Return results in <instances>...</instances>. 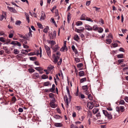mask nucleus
<instances>
[{
    "mask_svg": "<svg viewBox=\"0 0 128 128\" xmlns=\"http://www.w3.org/2000/svg\"><path fill=\"white\" fill-rule=\"evenodd\" d=\"M52 48L54 50V52H56L60 49V47L56 45H55L54 46L52 47Z\"/></svg>",
    "mask_w": 128,
    "mask_h": 128,
    "instance_id": "9b49d317",
    "label": "nucleus"
},
{
    "mask_svg": "<svg viewBox=\"0 0 128 128\" xmlns=\"http://www.w3.org/2000/svg\"><path fill=\"white\" fill-rule=\"evenodd\" d=\"M6 12L2 11V15L0 16V20L2 21L4 18H5V19H6Z\"/></svg>",
    "mask_w": 128,
    "mask_h": 128,
    "instance_id": "20e7f679",
    "label": "nucleus"
},
{
    "mask_svg": "<svg viewBox=\"0 0 128 128\" xmlns=\"http://www.w3.org/2000/svg\"><path fill=\"white\" fill-rule=\"evenodd\" d=\"M71 19V18L70 17V15H68V17H67V19H68V22H69V21Z\"/></svg>",
    "mask_w": 128,
    "mask_h": 128,
    "instance_id": "bf43d9fd",
    "label": "nucleus"
},
{
    "mask_svg": "<svg viewBox=\"0 0 128 128\" xmlns=\"http://www.w3.org/2000/svg\"><path fill=\"white\" fill-rule=\"evenodd\" d=\"M27 38H29L32 36V34L31 32H29L28 33L26 34Z\"/></svg>",
    "mask_w": 128,
    "mask_h": 128,
    "instance_id": "a878e982",
    "label": "nucleus"
},
{
    "mask_svg": "<svg viewBox=\"0 0 128 128\" xmlns=\"http://www.w3.org/2000/svg\"><path fill=\"white\" fill-rule=\"evenodd\" d=\"M42 15L41 16L40 20H44L46 18V15L44 13H42Z\"/></svg>",
    "mask_w": 128,
    "mask_h": 128,
    "instance_id": "6ab92c4d",
    "label": "nucleus"
},
{
    "mask_svg": "<svg viewBox=\"0 0 128 128\" xmlns=\"http://www.w3.org/2000/svg\"><path fill=\"white\" fill-rule=\"evenodd\" d=\"M18 111L20 112H23V110L22 108H20L18 109Z\"/></svg>",
    "mask_w": 128,
    "mask_h": 128,
    "instance_id": "69168bd1",
    "label": "nucleus"
},
{
    "mask_svg": "<svg viewBox=\"0 0 128 128\" xmlns=\"http://www.w3.org/2000/svg\"><path fill=\"white\" fill-rule=\"evenodd\" d=\"M84 28H82V29H78L76 28L75 31L78 33H80V32H83V30H84Z\"/></svg>",
    "mask_w": 128,
    "mask_h": 128,
    "instance_id": "ddd939ff",
    "label": "nucleus"
},
{
    "mask_svg": "<svg viewBox=\"0 0 128 128\" xmlns=\"http://www.w3.org/2000/svg\"><path fill=\"white\" fill-rule=\"evenodd\" d=\"M125 102L124 100H121L119 102V104L124 105V104Z\"/></svg>",
    "mask_w": 128,
    "mask_h": 128,
    "instance_id": "79ce46f5",
    "label": "nucleus"
},
{
    "mask_svg": "<svg viewBox=\"0 0 128 128\" xmlns=\"http://www.w3.org/2000/svg\"><path fill=\"white\" fill-rule=\"evenodd\" d=\"M91 104L90 103H88L87 104V107L90 109H92L93 108V106L91 105Z\"/></svg>",
    "mask_w": 128,
    "mask_h": 128,
    "instance_id": "393cba45",
    "label": "nucleus"
},
{
    "mask_svg": "<svg viewBox=\"0 0 128 128\" xmlns=\"http://www.w3.org/2000/svg\"><path fill=\"white\" fill-rule=\"evenodd\" d=\"M22 22L20 20H17L15 24L17 26H20V24Z\"/></svg>",
    "mask_w": 128,
    "mask_h": 128,
    "instance_id": "2f4dec72",
    "label": "nucleus"
},
{
    "mask_svg": "<svg viewBox=\"0 0 128 128\" xmlns=\"http://www.w3.org/2000/svg\"><path fill=\"white\" fill-rule=\"evenodd\" d=\"M75 60L76 62H79L80 61V60L78 58H75Z\"/></svg>",
    "mask_w": 128,
    "mask_h": 128,
    "instance_id": "5fc2aeb1",
    "label": "nucleus"
},
{
    "mask_svg": "<svg viewBox=\"0 0 128 128\" xmlns=\"http://www.w3.org/2000/svg\"><path fill=\"white\" fill-rule=\"evenodd\" d=\"M26 20H27L28 22L29 23L30 22V19H29V17L28 15V16H26Z\"/></svg>",
    "mask_w": 128,
    "mask_h": 128,
    "instance_id": "338daca9",
    "label": "nucleus"
},
{
    "mask_svg": "<svg viewBox=\"0 0 128 128\" xmlns=\"http://www.w3.org/2000/svg\"><path fill=\"white\" fill-rule=\"evenodd\" d=\"M49 30V27L48 26H46V28H45L43 30V32L47 34L48 33V31Z\"/></svg>",
    "mask_w": 128,
    "mask_h": 128,
    "instance_id": "412c9836",
    "label": "nucleus"
},
{
    "mask_svg": "<svg viewBox=\"0 0 128 128\" xmlns=\"http://www.w3.org/2000/svg\"><path fill=\"white\" fill-rule=\"evenodd\" d=\"M55 85L53 84L52 85V88L50 89V91L51 92H53L55 90Z\"/></svg>",
    "mask_w": 128,
    "mask_h": 128,
    "instance_id": "b1692460",
    "label": "nucleus"
},
{
    "mask_svg": "<svg viewBox=\"0 0 128 128\" xmlns=\"http://www.w3.org/2000/svg\"><path fill=\"white\" fill-rule=\"evenodd\" d=\"M49 43L50 44H51L52 45H54L56 44V42L52 40L51 41L50 40L49 42Z\"/></svg>",
    "mask_w": 128,
    "mask_h": 128,
    "instance_id": "a19ab883",
    "label": "nucleus"
},
{
    "mask_svg": "<svg viewBox=\"0 0 128 128\" xmlns=\"http://www.w3.org/2000/svg\"><path fill=\"white\" fill-rule=\"evenodd\" d=\"M86 15L84 14H82L80 18V19L82 20H86Z\"/></svg>",
    "mask_w": 128,
    "mask_h": 128,
    "instance_id": "4be33fe9",
    "label": "nucleus"
},
{
    "mask_svg": "<svg viewBox=\"0 0 128 128\" xmlns=\"http://www.w3.org/2000/svg\"><path fill=\"white\" fill-rule=\"evenodd\" d=\"M97 30H98V32L100 33L102 32L103 30V29L101 28H98Z\"/></svg>",
    "mask_w": 128,
    "mask_h": 128,
    "instance_id": "58836bf2",
    "label": "nucleus"
},
{
    "mask_svg": "<svg viewBox=\"0 0 128 128\" xmlns=\"http://www.w3.org/2000/svg\"><path fill=\"white\" fill-rule=\"evenodd\" d=\"M85 29L89 31H92V28L90 25L88 24L86 25L85 26Z\"/></svg>",
    "mask_w": 128,
    "mask_h": 128,
    "instance_id": "9d476101",
    "label": "nucleus"
},
{
    "mask_svg": "<svg viewBox=\"0 0 128 128\" xmlns=\"http://www.w3.org/2000/svg\"><path fill=\"white\" fill-rule=\"evenodd\" d=\"M74 39L75 40L78 41L79 39V38L77 34H76L74 37Z\"/></svg>",
    "mask_w": 128,
    "mask_h": 128,
    "instance_id": "5701e85b",
    "label": "nucleus"
},
{
    "mask_svg": "<svg viewBox=\"0 0 128 128\" xmlns=\"http://www.w3.org/2000/svg\"><path fill=\"white\" fill-rule=\"evenodd\" d=\"M124 60L123 59L118 60V62L119 64H120L121 62L124 61Z\"/></svg>",
    "mask_w": 128,
    "mask_h": 128,
    "instance_id": "e2e57ef3",
    "label": "nucleus"
},
{
    "mask_svg": "<svg viewBox=\"0 0 128 128\" xmlns=\"http://www.w3.org/2000/svg\"><path fill=\"white\" fill-rule=\"evenodd\" d=\"M0 41L3 42H5V38L3 37L0 38Z\"/></svg>",
    "mask_w": 128,
    "mask_h": 128,
    "instance_id": "f704fd0d",
    "label": "nucleus"
},
{
    "mask_svg": "<svg viewBox=\"0 0 128 128\" xmlns=\"http://www.w3.org/2000/svg\"><path fill=\"white\" fill-rule=\"evenodd\" d=\"M3 49L5 51V52L6 53L8 54L10 53V51L8 50L6 46H3Z\"/></svg>",
    "mask_w": 128,
    "mask_h": 128,
    "instance_id": "aec40b11",
    "label": "nucleus"
},
{
    "mask_svg": "<svg viewBox=\"0 0 128 128\" xmlns=\"http://www.w3.org/2000/svg\"><path fill=\"white\" fill-rule=\"evenodd\" d=\"M51 22H52L57 27L56 24L55 22V21L54 20V19L53 18H51Z\"/></svg>",
    "mask_w": 128,
    "mask_h": 128,
    "instance_id": "de8ad7c7",
    "label": "nucleus"
},
{
    "mask_svg": "<svg viewBox=\"0 0 128 128\" xmlns=\"http://www.w3.org/2000/svg\"><path fill=\"white\" fill-rule=\"evenodd\" d=\"M32 76L33 78L36 79L39 78V75L38 73L34 72L32 74Z\"/></svg>",
    "mask_w": 128,
    "mask_h": 128,
    "instance_id": "0eeeda50",
    "label": "nucleus"
},
{
    "mask_svg": "<svg viewBox=\"0 0 128 128\" xmlns=\"http://www.w3.org/2000/svg\"><path fill=\"white\" fill-rule=\"evenodd\" d=\"M20 51L18 50L17 49H15L14 50V53L15 54H17L19 53Z\"/></svg>",
    "mask_w": 128,
    "mask_h": 128,
    "instance_id": "7c9ffc66",
    "label": "nucleus"
},
{
    "mask_svg": "<svg viewBox=\"0 0 128 128\" xmlns=\"http://www.w3.org/2000/svg\"><path fill=\"white\" fill-rule=\"evenodd\" d=\"M16 100V98L15 96L13 97L12 98V101L15 102Z\"/></svg>",
    "mask_w": 128,
    "mask_h": 128,
    "instance_id": "6e6d98bb",
    "label": "nucleus"
},
{
    "mask_svg": "<svg viewBox=\"0 0 128 128\" xmlns=\"http://www.w3.org/2000/svg\"><path fill=\"white\" fill-rule=\"evenodd\" d=\"M83 64L82 63L78 64L77 65V66L78 68H80L82 66Z\"/></svg>",
    "mask_w": 128,
    "mask_h": 128,
    "instance_id": "680f3d73",
    "label": "nucleus"
},
{
    "mask_svg": "<svg viewBox=\"0 0 128 128\" xmlns=\"http://www.w3.org/2000/svg\"><path fill=\"white\" fill-rule=\"evenodd\" d=\"M76 108L77 110H79L82 109L81 107L80 106H76Z\"/></svg>",
    "mask_w": 128,
    "mask_h": 128,
    "instance_id": "603ef678",
    "label": "nucleus"
},
{
    "mask_svg": "<svg viewBox=\"0 0 128 128\" xmlns=\"http://www.w3.org/2000/svg\"><path fill=\"white\" fill-rule=\"evenodd\" d=\"M55 102V99L52 100V102H50V106L53 108H55L56 107V106L54 103Z\"/></svg>",
    "mask_w": 128,
    "mask_h": 128,
    "instance_id": "423d86ee",
    "label": "nucleus"
},
{
    "mask_svg": "<svg viewBox=\"0 0 128 128\" xmlns=\"http://www.w3.org/2000/svg\"><path fill=\"white\" fill-rule=\"evenodd\" d=\"M37 24L39 28H43L41 24L39 23H37Z\"/></svg>",
    "mask_w": 128,
    "mask_h": 128,
    "instance_id": "09e8293b",
    "label": "nucleus"
},
{
    "mask_svg": "<svg viewBox=\"0 0 128 128\" xmlns=\"http://www.w3.org/2000/svg\"><path fill=\"white\" fill-rule=\"evenodd\" d=\"M44 47L47 55L50 57L51 56V51L50 48L46 45H44Z\"/></svg>",
    "mask_w": 128,
    "mask_h": 128,
    "instance_id": "7ed1b4c3",
    "label": "nucleus"
},
{
    "mask_svg": "<svg viewBox=\"0 0 128 128\" xmlns=\"http://www.w3.org/2000/svg\"><path fill=\"white\" fill-rule=\"evenodd\" d=\"M82 89L85 90L86 91H87L88 89V86L87 85L83 86H82Z\"/></svg>",
    "mask_w": 128,
    "mask_h": 128,
    "instance_id": "c756f323",
    "label": "nucleus"
},
{
    "mask_svg": "<svg viewBox=\"0 0 128 128\" xmlns=\"http://www.w3.org/2000/svg\"><path fill=\"white\" fill-rule=\"evenodd\" d=\"M112 45L113 47L114 48L117 47L118 46V44L116 43H114L112 44Z\"/></svg>",
    "mask_w": 128,
    "mask_h": 128,
    "instance_id": "13d9d810",
    "label": "nucleus"
},
{
    "mask_svg": "<svg viewBox=\"0 0 128 128\" xmlns=\"http://www.w3.org/2000/svg\"><path fill=\"white\" fill-rule=\"evenodd\" d=\"M72 50L74 52L75 54H76L78 53L77 50L76 49L75 46L74 45H72Z\"/></svg>",
    "mask_w": 128,
    "mask_h": 128,
    "instance_id": "f3484780",
    "label": "nucleus"
},
{
    "mask_svg": "<svg viewBox=\"0 0 128 128\" xmlns=\"http://www.w3.org/2000/svg\"><path fill=\"white\" fill-rule=\"evenodd\" d=\"M56 56L55 54H53V58H54L53 62L56 64L58 60L60 58V52H57L56 53Z\"/></svg>",
    "mask_w": 128,
    "mask_h": 128,
    "instance_id": "f257e3e1",
    "label": "nucleus"
},
{
    "mask_svg": "<svg viewBox=\"0 0 128 128\" xmlns=\"http://www.w3.org/2000/svg\"><path fill=\"white\" fill-rule=\"evenodd\" d=\"M31 50L30 49H28V50H23L21 52L22 54H24L26 55V53H28V52H30V51Z\"/></svg>",
    "mask_w": 128,
    "mask_h": 128,
    "instance_id": "4468645a",
    "label": "nucleus"
},
{
    "mask_svg": "<svg viewBox=\"0 0 128 128\" xmlns=\"http://www.w3.org/2000/svg\"><path fill=\"white\" fill-rule=\"evenodd\" d=\"M54 117L56 119H59L60 116L58 115H55L54 116Z\"/></svg>",
    "mask_w": 128,
    "mask_h": 128,
    "instance_id": "4c0bfd02",
    "label": "nucleus"
},
{
    "mask_svg": "<svg viewBox=\"0 0 128 128\" xmlns=\"http://www.w3.org/2000/svg\"><path fill=\"white\" fill-rule=\"evenodd\" d=\"M62 59L61 58H60V61L58 62V65H60L62 62Z\"/></svg>",
    "mask_w": 128,
    "mask_h": 128,
    "instance_id": "052dcab7",
    "label": "nucleus"
},
{
    "mask_svg": "<svg viewBox=\"0 0 128 128\" xmlns=\"http://www.w3.org/2000/svg\"><path fill=\"white\" fill-rule=\"evenodd\" d=\"M35 54V53L34 52H31L30 53L28 54V56H30L33 55Z\"/></svg>",
    "mask_w": 128,
    "mask_h": 128,
    "instance_id": "0e129e2a",
    "label": "nucleus"
},
{
    "mask_svg": "<svg viewBox=\"0 0 128 128\" xmlns=\"http://www.w3.org/2000/svg\"><path fill=\"white\" fill-rule=\"evenodd\" d=\"M86 20L91 22H93V21L90 18L87 17L86 18Z\"/></svg>",
    "mask_w": 128,
    "mask_h": 128,
    "instance_id": "3c124183",
    "label": "nucleus"
},
{
    "mask_svg": "<svg viewBox=\"0 0 128 128\" xmlns=\"http://www.w3.org/2000/svg\"><path fill=\"white\" fill-rule=\"evenodd\" d=\"M120 108L121 112H123L124 110V107L123 106H120Z\"/></svg>",
    "mask_w": 128,
    "mask_h": 128,
    "instance_id": "c03bdc74",
    "label": "nucleus"
},
{
    "mask_svg": "<svg viewBox=\"0 0 128 128\" xmlns=\"http://www.w3.org/2000/svg\"><path fill=\"white\" fill-rule=\"evenodd\" d=\"M29 72L30 73H32L34 72L35 70L32 68H29L28 70Z\"/></svg>",
    "mask_w": 128,
    "mask_h": 128,
    "instance_id": "8fccbe9b",
    "label": "nucleus"
},
{
    "mask_svg": "<svg viewBox=\"0 0 128 128\" xmlns=\"http://www.w3.org/2000/svg\"><path fill=\"white\" fill-rule=\"evenodd\" d=\"M51 84L49 81H47L44 82L43 85L44 86H48L50 85L51 86Z\"/></svg>",
    "mask_w": 128,
    "mask_h": 128,
    "instance_id": "dca6fc26",
    "label": "nucleus"
},
{
    "mask_svg": "<svg viewBox=\"0 0 128 128\" xmlns=\"http://www.w3.org/2000/svg\"><path fill=\"white\" fill-rule=\"evenodd\" d=\"M66 46H63L60 49V50L61 51H64V50H65V48Z\"/></svg>",
    "mask_w": 128,
    "mask_h": 128,
    "instance_id": "864d4df0",
    "label": "nucleus"
},
{
    "mask_svg": "<svg viewBox=\"0 0 128 128\" xmlns=\"http://www.w3.org/2000/svg\"><path fill=\"white\" fill-rule=\"evenodd\" d=\"M82 24V22L80 21H78L76 23V25L78 26L81 25Z\"/></svg>",
    "mask_w": 128,
    "mask_h": 128,
    "instance_id": "bb28decb",
    "label": "nucleus"
},
{
    "mask_svg": "<svg viewBox=\"0 0 128 128\" xmlns=\"http://www.w3.org/2000/svg\"><path fill=\"white\" fill-rule=\"evenodd\" d=\"M92 28V30H97L98 29V28L96 25L94 26Z\"/></svg>",
    "mask_w": 128,
    "mask_h": 128,
    "instance_id": "49530a36",
    "label": "nucleus"
},
{
    "mask_svg": "<svg viewBox=\"0 0 128 128\" xmlns=\"http://www.w3.org/2000/svg\"><path fill=\"white\" fill-rule=\"evenodd\" d=\"M52 35V37H51L50 40L54 39L56 38V34L55 31H54L53 32Z\"/></svg>",
    "mask_w": 128,
    "mask_h": 128,
    "instance_id": "f8f14e48",
    "label": "nucleus"
},
{
    "mask_svg": "<svg viewBox=\"0 0 128 128\" xmlns=\"http://www.w3.org/2000/svg\"><path fill=\"white\" fill-rule=\"evenodd\" d=\"M117 57L118 58H123V54H118L117 55Z\"/></svg>",
    "mask_w": 128,
    "mask_h": 128,
    "instance_id": "e433bc0d",
    "label": "nucleus"
},
{
    "mask_svg": "<svg viewBox=\"0 0 128 128\" xmlns=\"http://www.w3.org/2000/svg\"><path fill=\"white\" fill-rule=\"evenodd\" d=\"M86 78H82L80 79V83H82L86 81Z\"/></svg>",
    "mask_w": 128,
    "mask_h": 128,
    "instance_id": "c9c22d12",
    "label": "nucleus"
},
{
    "mask_svg": "<svg viewBox=\"0 0 128 128\" xmlns=\"http://www.w3.org/2000/svg\"><path fill=\"white\" fill-rule=\"evenodd\" d=\"M35 68L36 70L39 71L42 70H43V69L40 67H36Z\"/></svg>",
    "mask_w": 128,
    "mask_h": 128,
    "instance_id": "a18cd8bd",
    "label": "nucleus"
},
{
    "mask_svg": "<svg viewBox=\"0 0 128 128\" xmlns=\"http://www.w3.org/2000/svg\"><path fill=\"white\" fill-rule=\"evenodd\" d=\"M106 43L108 44H110L112 42V40L110 39H106Z\"/></svg>",
    "mask_w": 128,
    "mask_h": 128,
    "instance_id": "72a5a7b5",
    "label": "nucleus"
},
{
    "mask_svg": "<svg viewBox=\"0 0 128 128\" xmlns=\"http://www.w3.org/2000/svg\"><path fill=\"white\" fill-rule=\"evenodd\" d=\"M102 112L104 115L106 116L108 119H112V116L110 113L108 112L106 110H103Z\"/></svg>",
    "mask_w": 128,
    "mask_h": 128,
    "instance_id": "f03ea898",
    "label": "nucleus"
},
{
    "mask_svg": "<svg viewBox=\"0 0 128 128\" xmlns=\"http://www.w3.org/2000/svg\"><path fill=\"white\" fill-rule=\"evenodd\" d=\"M8 8L11 12L15 13H16L17 12V11L14 8H13L8 6Z\"/></svg>",
    "mask_w": 128,
    "mask_h": 128,
    "instance_id": "6e6552de",
    "label": "nucleus"
},
{
    "mask_svg": "<svg viewBox=\"0 0 128 128\" xmlns=\"http://www.w3.org/2000/svg\"><path fill=\"white\" fill-rule=\"evenodd\" d=\"M54 126L56 127H61L62 126V124L61 123H56L55 124Z\"/></svg>",
    "mask_w": 128,
    "mask_h": 128,
    "instance_id": "2eb2a0df",
    "label": "nucleus"
},
{
    "mask_svg": "<svg viewBox=\"0 0 128 128\" xmlns=\"http://www.w3.org/2000/svg\"><path fill=\"white\" fill-rule=\"evenodd\" d=\"M42 78L43 79H46L48 78V76L44 74L42 76Z\"/></svg>",
    "mask_w": 128,
    "mask_h": 128,
    "instance_id": "473e14b6",
    "label": "nucleus"
},
{
    "mask_svg": "<svg viewBox=\"0 0 128 128\" xmlns=\"http://www.w3.org/2000/svg\"><path fill=\"white\" fill-rule=\"evenodd\" d=\"M64 100L66 104V106L68 108V98L67 96L66 95H65L64 98Z\"/></svg>",
    "mask_w": 128,
    "mask_h": 128,
    "instance_id": "39448f33",
    "label": "nucleus"
},
{
    "mask_svg": "<svg viewBox=\"0 0 128 128\" xmlns=\"http://www.w3.org/2000/svg\"><path fill=\"white\" fill-rule=\"evenodd\" d=\"M16 41H13L11 42L10 44H12V45H13L14 46H15V45H16Z\"/></svg>",
    "mask_w": 128,
    "mask_h": 128,
    "instance_id": "37998d69",
    "label": "nucleus"
},
{
    "mask_svg": "<svg viewBox=\"0 0 128 128\" xmlns=\"http://www.w3.org/2000/svg\"><path fill=\"white\" fill-rule=\"evenodd\" d=\"M14 32V30H12L11 31V33L8 36V37L9 38H12L14 36L13 33Z\"/></svg>",
    "mask_w": 128,
    "mask_h": 128,
    "instance_id": "a211bd4d",
    "label": "nucleus"
},
{
    "mask_svg": "<svg viewBox=\"0 0 128 128\" xmlns=\"http://www.w3.org/2000/svg\"><path fill=\"white\" fill-rule=\"evenodd\" d=\"M84 72L83 71H81L79 72V75L80 76H84Z\"/></svg>",
    "mask_w": 128,
    "mask_h": 128,
    "instance_id": "c85d7f7f",
    "label": "nucleus"
},
{
    "mask_svg": "<svg viewBox=\"0 0 128 128\" xmlns=\"http://www.w3.org/2000/svg\"><path fill=\"white\" fill-rule=\"evenodd\" d=\"M66 90H67L68 93V94L69 96L68 100H69V101H70L72 97L70 95V91L68 89V86H66Z\"/></svg>",
    "mask_w": 128,
    "mask_h": 128,
    "instance_id": "1a4fd4ad",
    "label": "nucleus"
},
{
    "mask_svg": "<svg viewBox=\"0 0 128 128\" xmlns=\"http://www.w3.org/2000/svg\"><path fill=\"white\" fill-rule=\"evenodd\" d=\"M90 3V1H87L86 2V5L87 6H88Z\"/></svg>",
    "mask_w": 128,
    "mask_h": 128,
    "instance_id": "774afa93",
    "label": "nucleus"
},
{
    "mask_svg": "<svg viewBox=\"0 0 128 128\" xmlns=\"http://www.w3.org/2000/svg\"><path fill=\"white\" fill-rule=\"evenodd\" d=\"M98 108H94L92 110L94 114H95L98 112Z\"/></svg>",
    "mask_w": 128,
    "mask_h": 128,
    "instance_id": "cd10ccee",
    "label": "nucleus"
},
{
    "mask_svg": "<svg viewBox=\"0 0 128 128\" xmlns=\"http://www.w3.org/2000/svg\"><path fill=\"white\" fill-rule=\"evenodd\" d=\"M88 97L90 100H92V97L91 94H89L88 96Z\"/></svg>",
    "mask_w": 128,
    "mask_h": 128,
    "instance_id": "4d7b16f0",
    "label": "nucleus"
},
{
    "mask_svg": "<svg viewBox=\"0 0 128 128\" xmlns=\"http://www.w3.org/2000/svg\"><path fill=\"white\" fill-rule=\"evenodd\" d=\"M30 59L31 60L34 61L36 59V58L35 57H30Z\"/></svg>",
    "mask_w": 128,
    "mask_h": 128,
    "instance_id": "ea45409f",
    "label": "nucleus"
}]
</instances>
